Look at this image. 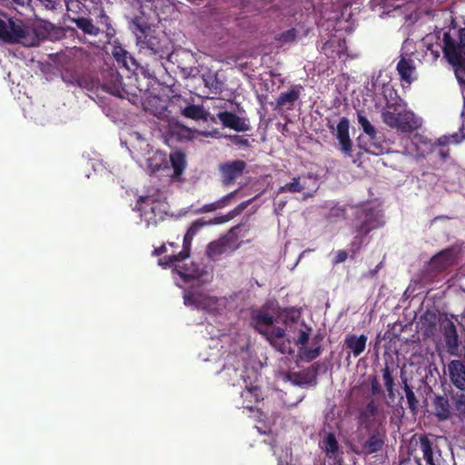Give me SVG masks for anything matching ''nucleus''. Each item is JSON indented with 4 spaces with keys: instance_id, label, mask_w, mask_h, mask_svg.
Wrapping results in <instances>:
<instances>
[{
    "instance_id": "f257e3e1",
    "label": "nucleus",
    "mask_w": 465,
    "mask_h": 465,
    "mask_svg": "<svg viewBox=\"0 0 465 465\" xmlns=\"http://www.w3.org/2000/svg\"><path fill=\"white\" fill-rule=\"evenodd\" d=\"M63 34L60 28L48 22H38L29 25L22 21L0 19V39L5 42L34 46L44 40H58Z\"/></svg>"
},
{
    "instance_id": "f03ea898",
    "label": "nucleus",
    "mask_w": 465,
    "mask_h": 465,
    "mask_svg": "<svg viewBox=\"0 0 465 465\" xmlns=\"http://www.w3.org/2000/svg\"><path fill=\"white\" fill-rule=\"evenodd\" d=\"M277 323L282 327L276 329V344L306 345L312 335V328L305 323L301 314L295 310H286L278 315Z\"/></svg>"
},
{
    "instance_id": "7ed1b4c3",
    "label": "nucleus",
    "mask_w": 465,
    "mask_h": 465,
    "mask_svg": "<svg viewBox=\"0 0 465 465\" xmlns=\"http://www.w3.org/2000/svg\"><path fill=\"white\" fill-rule=\"evenodd\" d=\"M136 45L145 54H156L163 52L167 42L166 37L157 33L152 26L143 25L138 20L134 22Z\"/></svg>"
},
{
    "instance_id": "20e7f679",
    "label": "nucleus",
    "mask_w": 465,
    "mask_h": 465,
    "mask_svg": "<svg viewBox=\"0 0 465 465\" xmlns=\"http://www.w3.org/2000/svg\"><path fill=\"white\" fill-rule=\"evenodd\" d=\"M381 115L387 125L402 132H411L421 125L420 119L407 110L405 104L387 105L382 110Z\"/></svg>"
},
{
    "instance_id": "39448f33",
    "label": "nucleus",
    "mask_w": 465,
    "mask_h": 465,
    "mask_svg": "<svg viewBox=\"0 0 465 465\" xmlns=\"http://www.w3.org/2000/svg\"><path fill=\"white\" fill-rule=\"evenodd\" d=\"M136 207L147 226L163 221L168 209L164 197L160 193L141 196Z\"/></svg>"
},
{
    "instance_id": "423d86ee",
    "label": "nucleus",
    "mask_w": 465,
    "mask_h": 465,
    "mask_svg": "<svg viewBox=\"0 0 465 465\" xmlns=\"http://www.w3.org/2000/svg\"><path fill=\"white\" fill-rule=\"evenodd\" d=\"M188 257L189 251L183 250L178 254H170L160 259L158 263L162 267H173V272H176L184 282H190L191 280H198L202 276V271L196 264L193 262L190 264H181Z\"/></svg>"
},
{
    "instance_id": "0eeeda50",
    "label": "nucleus",
    "mask_w": 465,
    "mask_h": 465,
    "mask_svg": "<svg viewBox=\"0 0 465 465\" xmlns=\"http://www.w3.org/2000/svg\"><path fill=\"white\" fill-rule=\"evenodd\" d=\"M183 299L185 305L201 309L210 313L220 312L226 305L224 298H217L202 292H187L184 293Z\"/></svg>"
},
{
    "instance_id": "6e6552de",
    "label": "nucleus",
    "mask_w": 465,
    "mask_h": 465,
    "mask_svg": "<svg viewBox=\"0 0 465 465\" xmlns=\"http://www.w3.org/2000/svg\"><path fill=\"white\" fill-rule=\"evenodd\" d=\"M278 317L273 319L265 310H256L252 313V326L262 333L272 346L276 345V329L282 327L281 323H277Z\"/></svg>"
},
{
    "instance_id": "1a4fd4ad",
    "label": "nucleus",
    "mask_w": 465,
    "mask_h": 465,
    "mask_svg": "<svg viewBox=\"0 0 465 465\" xmlns=\"http://www.w3.org/2000/svg\"><path fill=\"white\" fill-rule=\"evenodd\" d=\"M369 432V438L362 444L363 451L366 454H373L382 450L386 440V426L383 421H380L371 430H366Z\"/></svg>"
},
{
    "instance_id": "9d476101",
    "label": "nucleus",
    "mask_w": 465,
    "mask_h": 465,
    "mask_svg": "<svg viewBox=\"0 0 465 465\" xmlns=\"http://www.w3.org/2000/svg\"><path fill=\"white\" fill-rule=\"evenodd\" d=\"M438 321L445 345L449 349H457L460 345L456 328V323L460 322L458 317L444 315L440 316Z\"/></svg>"
},
{
    "instance_id": "9b49d317",
    "label": "nucleus",
    "mask_w": 465,
    "mask_h": 465,
    "mask_svg": "<svg viewBox=\"0 0 465 465\" xmlns=\"http://www.w3.org/2000/svg\"><path fill=\"white\" fill-rule=\"evenodd\" d=\"M246 163L243 161L236 160L227 162L220 165V172L222 174V181L223 184H232L237 178H239L244 169Z\"/></svg>"
},
{
    "instance_id": "f8f14e48",
    "label": "nucleus",
    "mask_w": 465,
    "mask_h": 465,
    "mask_svg": "<svg viewBox=\"0 0 465 465\" xmlns=\"http://www.w3.org/2000/svg\"><path fill=\"white\" fill-rule=\"evenodd\" d=\"M240 399L241 402L238 405V408L253 411L255 404L263 400L262 389L256 385L246 386L241 392Z\"/></svg>"
},
{
    "instance_id": "ddd939ff",
    "label": "nucleus",
    "mask_w": 465,
    "mask_h": 465,
    "mask_svg": "<svg viewBox=\"0 0 465 465\" xmlns=\"http://www.w3.org/2000/svg\"><path fill=\"white\" fill-rule=\"evenodd\" d=\"M379 413V406L374 399L368 401L366 406L359 413V423L365 430H371L381 420H375Z\"/></svg>"
},
{
    "instance_id": "4468645a",
    "label": "nucleus",
    "mask_w": 465,
    "mask_h": 465,
    "mask_svg": "<svg viewBox=\"0 0 465 465\" xmlns=\"http://www.w3.org/2000/svg\"><path fill=\"white\" fill-rule=\"evenodd\" d=\"M223 126L232 129L236 132H245L250 129L248 119L240 117L232 113L221 112L217 114Z\"/></svg>"
},
{
    "instance_id": "2eb2a0df",
    "label": "nucleus",
    "mask_w": 465,
    "mask_h": 465,
    "mask_svg": "<svg viewBox=\"0 0 465 465\" xmlns=\"http://www.w3.org/2000/svg\"><path fill=\"white\" fill-rule=\"evenodd\" d=\"M239 357L243 361V367L257 373L266 364L267 358L258 356L256 351H239Z\"/></svg>"
},
{
    "instance_id": "dca6fc26",
    "label": "nucleus",
    "mask_w": 465,
    "mask_h": 465,
    "mask_svg": "<svg viewBox=\"0 0 465 465\" xmlns=\"http://www.w3.org/2000/svg\"><path fill=\"white\" fill-rule=\"evenodd\" d=\"M449 373L452 384L460 391H465V364L461 361H451Z\"/></svg>"
},
{
    "instance_id": "f3484780",
    "label": "nucleus",
    "mask_w": 465,
    "mask_h": 465,
    "mask_svg": "<svg viewBox=\"0 0 465 465\" xmlns=\"http://www.w3.org/2000/svg\"><path fill=\"white\" fill-rule=\"evenodd\" d=\"M322 52L331 59L342 58L346 53L344 39L339 36H332L322 46Z\"/></svg>"
},
{
    "instance_id": "a211bd4d",
    "label": "nucleus",
    "mask_w": 465,
    "mask_h": 465,
    "mask_svg": "<svg viewBox=\"0 0 465 465\" xmlns=\"http://www.w3.org/2000/svg\"><path fill=\"white\" fill-rule=\"evenodd\" d=\"M350 124L346 118H341L336 128V138L338 139L341 151L348 154H351V141L349 135Z\"/></svg>"
},
{
    "instance_id": "6ab92c4d",
    "label": "nucleus",
    "mask_w": 465,
    "mask_h": 465,
    "mask_svg": "<svg viewBox=\"0 0 465 465\" xmlns=\"http://www.w3.org/2000/svg\"><path fill=\"white\" fill-rule=\"evenodd\" d=\"M397 70L401 80L409 84L417 78L414 61L410 57H401L397 64Z\"/></svg>"
},
{
    "instance_id": "aec40b11",
    "label": "nucleus",
    "mask_w": 465,
    "mask_h": 465,
    "mask_svg": "<svg viewBox=\"0 0 465 465\" xmlns=\"http://www.w3.org/2000/svg\"><path fill=\"white\" fill-rule=\"evenodd\" d=\"M112 54L118 64L128 71H134L137 68L136 61L122 46H114Z\"/></svg>"
},
{
    "instance_id": "412c9836",
    "label": "nucleus",
    "mask_w": 465,
    "mask_h": 465,
    "mask_svg": "<svg viewBox=\"0 0 465 465\" xmlns=\"http://www.w3.org/2000/svg\"><path fill=\"white\" fill-rule=\"evenodd\" d=\"M433 409L438 420L445 421L450 418V406L447 397L437 395L433 400Z\"/></svg>"
},
{
    "instance_id": "4be33fe9",
    "label": "nucleus",
    "mask_w": 465,
    "mask_h": 465,
    "mask_svg": "<svg viewBox=\"0 0 465 465\" xmlns=\"http://www.w3.org/2000/svg\"><path fill=\"white\" fill-rule=\"evenodd\" d=\"M146 168L154 173L162 167L168 168V161L166 155L160 152L154 151L149 153V156L145 159Z\"/></svg>"
},
{
    "instance_id": "5701e85b",
    "label": "nucleus",
    "mask_w": 465,
    "mask_h": 465,
    "mask_svg": "<svg viewBox=\"0 0 465 465\" xmlns=\"http://www.w3.org/2000/svg\"><path fill=\"white\" fill-rule=\"evenodd\" d=\"M358 219V230L360 233H367L372 228L377 226L375 223L374 214L371 212L361 210L357 214Z\"/></svg>"
},
{
    "instance_id": "b1692460",
    "label": "nucleus",
    "mask_w": 465,
    "mask_h": 465,
    "mask_svg": "<svg viewBox=\"0 0 465 465\" xmlns=\"http://www.w3.org/2000/svg\"><path fill=\"white\" fill-rule=\"evenodd\" d=\"M301 86H293L287 92L282 93L277 99V104L291 109L301 94Z\"/></svg>"
},
{
    "instance_id": "393cba45",
    "label": "nucleus",
    "mask_w": 465,
    "mask_h": 465,
    "mask_svg": "<svg viewBox=\"0 0 465 465\" xmlns=\"http://www.w3.org/2000/svg\"><path fill=\"white\" fill-rule=\"evenodd\" d=\"M454 256L452 252L446 250L435 255L430 261V267L437 271H441L452 264Z\"/></svg>"
},
{
    "instance_id": "a878e982",
    "label": "nucleus",
    "mask_w": 465,
    "mask_h": 465,
    "mask_svg": "<svg viewBox=\"0 0 465 465\" xmlns=\"http://www.w3.org/2000/svg\"><path fill=\"white\" fill-rule=\"evenodd\" d=\"M437 318L433 313L424 314L419 322V329L424 336L430 337L436 331Z\"/></svg>"
},
{
    "instance_id": "bb28decb",
    "label": "nucleus",
    "mask_w": 465,
    "mask_h": 465,
    "mask_svg": "<svg viewBox=\"0 0 465 465\" xmlns=\"http://www.w3.org/2000/svg\"><path fill=\"white\" fill-rule=\"evenodd\" d=\"M452 408L460 420H465V393L463 391L451 394Z\"/></svg>"
},
{
    "instance_id": "cd10ccee",
    "label": "nucleus",
    "mask_w": 465,
    "mask_h": 465,
    "mask_svg": "<svg viewBox=\"0 0 465 465\" xmlns=\"http://www.w3.org/2000/svg\"><path fill=\"white\" fill-rule=\"evenodd\" d=\"M308 180H310V178L295 177L292 179V182L286 183L283 186H281L278 189V193H282L285 192H290V193L302 192V190L307 189L309 187L307 184Z\"/></svg>"
},
{
    "instance_id": "c85d7f7f",
    "label": "nucleus",
    "mask_w": 465,
    "mask_h": 465,
    "mask_svg": "<svg viewBox=\"0 0 465 465\" xmlns=\"http://www.w3.org/2000/svg\"><path fill=\"white\" fill-rule=\"evenodd\" d=\"M169 160L173 170V176L179 178L185 167L184 154L180 151H175L170 154Z\"/></svg>"
},
{
    "instance_id": "c756f323",
    "label": "nucleus",
    "mask_w": 465,
    "mask_h": 465,
    "mask_svg": "<svg viewBox=\"0 0 465 465\" xmlns=\"http://www.w3.org/2000/svg\"><path fill=\"white\" fill-rule=\"evenodd\" d=\"M182 112L184 116L193 120L202 119L203 121H207L209 118V113L200 105L189 104L185 106Z\"/></svg>"
},
{
    "instance_id": "7c9ffc66",
    "label": "nucleus",
    "mask_w": 465,
    "mask_h": 465,
    "mask_svg": "<svg viewBox=\"0 0 465 465\" xmlns=\"http://www.w3.org/2000/svg\"><path fill=\"white\" fill-rule=\"evenodd\" d=\"M420 448L427 465H436L433 459V443L426 436L420 440Z\"/></svg>"
},
{
    "instance_id": "2f4dec72",
    "label": "nucleus",
    "mask_w": 465,
    "mask_h": 465,
    "mask_svg": "<svg viewBox=\"0 0 465 465\" xmlns=\"http://www.w3.org/2000/svg\"><path fill=\"white\" fill-rule=\"evenodd\" d=\"M204 225H206L205 221L197 220L190 226L183 238V250L189 251V247L191 245L193 236Z\"/></svg>"
},
{
    "instance_id": "473e14b6",
    "label": "nucleus",
    "mask_w": 465,
    "mask_h": 465,
    "mask_svg": "<svg viewBox=\"0 0 465 465\" xmlns=\"http://www.w3.org/2000/svg\"><path fill=\"white\" fill-rule=\"evenodd\" d=\"M204 225H206L205 221L197 220L190 226L183 238V250L189 251V247L191 245L193 236Z\"/></svg>"
},
{
    "instance_id": "72a5a7b5",
    "label": "nucleus",
    "mask_w": 465,
    "mask_h": 465,
    "mask_svg": "<svg viewBox=\"0 0 465 465\" xmlns=\"http://www.w3.org/2000/svg\"><path fill=\"white\" fill-rule=\"evenodd\" d=\"M227 246L223 241H217L208 244L206 252L211 259L216 260L225 252Z\"/></svg>"
},
{
    "instance_id": "f704fd0d",
    "label": "nucleus",
    "mask_w": 465,
    "mask_h": 465,
    "mask_svg": "<svg viewBox=\"0 0 465 465\" xmlns=\"http://www.w3.org/2000/svg\"><path fill=\"white\" fill-rule=\"evenodd\" d=\"M403 390L405 391L408 406L412 413H416L418 411V404L419 401L411 388V386L408 384L407 380H403Z\"/></svg>"
},
{
    "instance_id": "c9c22d12",
    "label": "nucleus",
    "mask_w": 465,
    "mask_h": 465,
    "mask_svg": "<svg viewBox=\"0 0 465 465\" xmlns=\"http://www.w3.org/2000/svg\"><path fill=\"white\" fill-rule=\"evenodd\" d=\"M367 337L365 335H348L345 339L347 349H364L366 346Z\"/></svg>"
},
{
    "instance_id": "e433bc0d",
    "label": "nucleus",
    "mask_w": 465,
    "mask_h": 465,
    "mask_svg": "<svg viewBox=\"0 0 465 465\" xmlns=\"http://www.w3.org/2000/svg\"><path fill=\"white\" fill-rule=\"evenodd\" d=\"M75 23L77 27L83 30L85 34L90 35H97L100 33V29L87 18H79L75 21Z\"/></svg>"
},
{
    "instance_id": "4c0bfd02",
    "label": "nucleus",
    "mask_w": 465,
    "mask_h": 465,
    "mask_svg": "<svg viewBox=\"0 0 465 465\" xmlns=\"http://www.w3.org/2000/svg\"><path fill=\"white\" fill-rule=\"evenodd\" d=\"M235 193H236V192L230 193L227 195L221 198L219 201L204 205L202 208V212L203 213L213 212L217 209H221V208L226 206L228 204L229 201L233 197V195Z\"/></svg>"
},
{
    "instance_id": "58836bf2",
    "label": "nucleus",
    "mask_w": 465,
    "mask_h": 465,
    "mask_svg": "<svg viewBox=\"0 0 465 465\" xmlns=\"http://www.w3.org/2000/svg\"><path fill=\"white\" fill-rule=\"evenodd\" d=\"M323 448L327 452L336 453L339 449L338 441L333 433H328L323 440Z\"/></svg>"
},
{
    "instance_id": "ea45409f",
    "label": "nucleus",
    "mask_w": 465,
    "mask_h": 465,
    "mask_svg": "<svg viewBox=\"0 0 465 465\" xmlns=\"http://www.w3.org/2000/svg\"><path fill=\"white\" fill-rule=\"evenodd\" d=\"M358 123L362 127L363 131L371 137L373 138L376 134L375 128L371 125L369 120L361 114L358 113Z\"/></svg>"
},
{
    "instance_id": "a19ab883",
    "label": "nucleus",
    "mask_w": 465,
    "mask_h": 465,
    "mask_svg": "<svg viewBox=\"0 0 465 465\" xmlns=\"http://www.w3.org/2000/svg\"><path fill=\"white\" fill-rule=\"evenodd\" d=\"M383 381H384V385L389 392L390 397L392 398L394 396V393H393L394 381H393V378H392L391 374L390 373V371H388V369L384 370Z\"/></svg>"
},
{
    "instance_id": "79ce46f5",
    "label": "nucleus",
    "mask_w": 465,
    "mask_h": 465,
    "mask_svg": "<svg viewBox=\"0 0 465 465\" xmlns=\"http://www.w3.org/2000/svg\"><path fill=\"white\" fill-rule=\"evenodd\" d=\"M371 391L372 395H378L381 392V387L376 376L371 378Z\"/></svg>"
},
{
    "instance_id": "37998d69",
    "label": "nucleus",
    "mask_w": 465,
    "mask_h": 465,
    "mask_svg": "<svg viewBox=\"0 0 465 465\" xmlns=\"http://www.w3.org/2000/svg\"><path fill=\"white\" fill-rule=\"evenodd\" d=\"M295 31L292 29V30H289L285 33H283L280 38V40L283 43H287V42H291L292 40L295 39Z\"/></svg>"
},
{
    "instance_id": "c03bdc74",
    "label": "nucleus",
    "mask_w": 465,
    "mask_h": 465,
    "mask_svg": "<svg viewBox=\"0 0 465 465\" xmlns=\"http://www.w3.org/2000/svg\"><path fill=\"white\" fill-rule=\"evenodd\" d=\"M198 136H204V137H215L217 138L219 136V131L214 130L213 132H194L192 138H197Z\"/></svg>"
},
{
    "instance_id": "a18cd8bd",
    "label": "nucleus",
    "mask_w": 465,
    "mask_h": 465,
    "mask_svg": "<svg viewBox=\"0 0 465 465\" xmlns=\"http://www.w3.org/2000/svg\"><path fill=\"white\" fill-rule=\"evenodd\" d=\"M230 218H231L230 216H222V217H217L213 220L205 221V223H206V225L220 224V223H223L229 221Z\"/></svg>"
},
{
    "instance_id": "49530a36",
    "label": "nucleus",
    "mask_w": 465,
    "mask_h": 465,
    "mask_svg": "<svg viewBox=\"0 0 465 465\" xmlns=\"http://www.w3.org/2000/svg\"><path fill=\"white\" fill-rule=\"evenodd\" d=\"M441 143H458L459 139L457 134H453L450 137L444 136L440 139Z\"/></svg>"
},
{
    "instance_id": "de8ad7c7",
    "label": "nucleus",
    "mask_w": 465,
    "mask_h": 465,
    "mask_svg": "<svg viewBox=\"0 0 465 465\" xmlns=\"http://www.w3.org/2000/svg\"><path fill=\"white\" fill-rule=\"evenodd\" d=\"M364 150L372 154H379L381 153V150L376 146L375 143H370L369 145L364 146Z\"/></svg>"
},
{
    "instance_id": "09e8293b",
    "label": "nucleus",
    "mask_w": 465,
    "mask_h": 465,
    "mask_svg": "<svg viewBox=\"0 0 465 465\" xmlns=\"http://www.w3.org/2000/svg\"><path fill=\"white\" fill-rule=\"evenodd\" d=\"M303 356H305L308 360H313L320 355L321 351H303ZM301 356L302 357V355Z\"/></svg>"
},
{
    "instance_id": "8fccbe9b",
    "label": "nucleus",
    "mask_w": 465,
    "mask_h": 465,
    "mask_svg": "<svg viewBox=\"0 0 465 465\" xmlns=\"http://www.w3.org/2000/svg\"><path fill=\"white\" fill-rule=\"evenodd\" d=\"M347 259V252L345 251H338L334 260L335 263H340Z\"/></svg>"
},
{
    "instance_id": "3c124183",
    "label": "nucleus",
    "mask_w": 465,
    "mask_h": 465,
    "mask_svg": "<svg viewBox=\"0 0 465 465\" xmlns=\"http://www.w3.org/2000/svg\"><path fill=\"white\" fill-rule=\"evenodd\" d=\"M166 252V246H165V245H163V246H161L159 249H157V250H155V251H154V252H155L156 254H162V253H163V252Z\"/></svg>"
},
{
    "instance_id": "603ef678",
    "label": "nucleus",
    "mask_w": 465,
    "mask_h": 465,
    "mask_svg": "<svg viewBox=\"0 0 465 465\" xmlns=\"http://www.w3.org/2000/svg\"><path fill=\"white\" fill-rule=\"evenodd\" d=\"M426 152H427L426 148L418 147V149H417V153L420 154V155H423Z\"/></svg>"
},
{
    "instance_id": "864d4df0",
    "label": "nucleus",
    "mask_w": 465,
    "mask_h": 465,
    "mask_svg": "<svg viewBox=\"0 0 465 465\" xmlns=\"http://www.w3.org/2000/svg\"><path fill=\"white\" fill-rule=\"evenodd\" d=\"M13 1L20 5H25L27 3V0H13Z\"/></svg>"
},
{
    "instance_id": "5fc2aeb1",
    "label": "nucleus",
    "mask_w": 465,
    "mask_h": 465,
    "mask_svg": "<svg viewBox=\"0 0 465 465\" xmlns=\"http://www.w3.org/2000/svg\"><path fill=\"white\" fill-rule=\"evenodd\" d=\"M363 351H351L354 357H358Z\"/></svg>"
},
{
    "instance_id": "6e6d98bb",
    "label": "nucleus",
    "mask_w": 465,
    "mask_h": 465,
    "mask_svg": "<svg viewBox=\"0 0 465 465\" xmlns=\"http://www.w3.org/2000/svg\"><path fill=\"white\" fill-rule=\"evenodd\" d=\"M448 351L450 352V354H452V355H456V356L461 355L460 353H458L459 351Z\"/></svg>"
},
{
    "instance_id": "4d7b16f0",
    "label": "nucleus",
    "mask_w": 465,
    "mask_h": 465,
    "mask_svg": "<svg viewBox=\"0 0 465 465\" xmlns=\"http://www.w3.org/2000/svg\"><path fill=\"white\" fill-rule=\"evenodd\" d=\"M420 137L415 136V137L413 138V143L416 144V143H417V142H418V141H420Z\"/></svg>"
},
{
    "instance_id": "13d9d810",
    "label": "nucleus",
    "mask_w": 465,
    "mask_h": 465,
    "mask_svg": "<svg viewBox=\"0 0 465 465\" xmlns=\"http://www.w3.org/2000/svg\"><path fill=\"white\" fill-rule=\"evenodd\" d=\"M431 53H432L436 57H438V56H439V51H438V50H436V51L431 50Z\"/></svg>"
},
{
    "instance_id": "bf43d9fd",
    "label": "nucleus",
    "mask_w": 465,
    "mask_h": 465,
    "mask_svg": "<svg viewBox=\"0 0 465 465\" xmlns=\"http://www.w3.org/2000/svg\"><path fill=\"white\" fill-rule=\"evenodd\" d=\"M432 38H433L432 36H427V37L425 38V41H426V42H428L429 40H430V39H432Z\"/></svg>"
},
{
    "instance_id": "052dcab7",
    "label": "nucleus",
    "mask_w": 465,
    "mask_h": 465,
    "mask_svg": "<svg viewBox=\"0 0 465 465\" xmlns=\"http://www.w3.org/2000/svg\"><path fill=\"white\" fill-rule=\"evenodd\" d=\"M394 351V354H395V355H397V356H399V355H400V353H399V351H398V350H395V351Z\"/></svg>"
},
{
    "instance_id": "680f3d73",
    "label": "nucleus",
    "mask_w": 465,
    "mask_h": 465,
    "mask_svg": "<svg viewBox=\"0 0 465 465\" xmlns=\"http://www.w3.org/2000/svg\"><path fill=\"white\" fill-rule=\"evenodd\" d=\"M153 113H154V114H156V115H160V114H161V112L154 111Z\"/></svg>"
},
{
    "instance_id": "e2e57ef3",
    "label": "nucleus",
    "mask_w": 465,
    "mask_h": 465,
    "mask_svg": "<svg viewBox=\"0 0 465 465\" xmlns=\"http://www.w3.org/2000/svg\"><path fill=\"white\" fill-rule=\"evenodd\" d=\"M293 351H292V350L288 351V352H289L290 354H292Z\"/></svg>"
},
{
    "instance_id": "0e129e2a",
    "label": "nucleus",
    "mask_w": 465,
    "mask_h": 465,
    "mask_svg": "<svg viewBox=\"0 0 465 465\" xmlns=\"http://www.w3.org/2000/svg\"><path fill=\"white\" fill-rule=\"evenodd\" d=\"M279 351L282 352V353H284L286 351L281 350Z\"/></svg>"
}]
</instances>
